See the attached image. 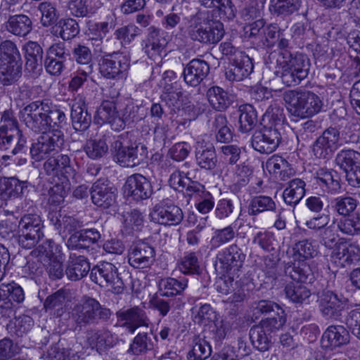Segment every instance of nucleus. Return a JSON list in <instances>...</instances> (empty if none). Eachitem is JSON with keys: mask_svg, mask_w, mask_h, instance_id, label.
Masks as SVG:
<instances>
[{"mask_svg": "<svg viewBox=\"0 0 360 360\" xmlns=\"http://www.w3.org/2000/svg\"><path fill=\"white\" fill-rule=\"evenodd\" d=\"M20 119L35 133L59 129L65 124V112L49 100L33 101L20 111Z\"/></svg>", "mask_w": 360, "mask_h": 360, "instance_id": "1", "label": "nucleus"}, {"mask_svg": "<svg viewBox=\"0 0 360 360\" xmlns=\"http://www.w3.org/2000/svg\"><path fill=\"white\" fill-rule=\"evenodd\" d=\"M111 310L95 298L84 297L69 312L68 326L74 331H80L89 326H96L110 320Z\"/></svg>", "mask_w": 360, "mask_h": 360, "instance_id": "2", "label": "nucleus"}, {"mask_svg": "<svg viewBox=\"0 0 360 360\" xmlns=\"http://www.w3.org/2000/svg\"><path fill=\"white\" fill-rule=\"evenodd\" d=\"M292 250L294 262L285 264V276L298 282L312 283L315 279V274L305 260L317 255L316 247L308 240H303L296 243Z\"/></svg>", "mask_w": 360, "mask_h": 360, "instance_id": "3", "label": "nucleus"}, {"mask_svg": "<svg viewBox=\"0 0 360 360\" xmlns=\"http://www.w3.org/2000/svg\"><path fill=\"white\" fill-rule=\"evenodd\" d=\"M111 151L116 162L124 167H134L146 161L148 148L141 143H131L128 133L118 136L112 143Z\"/></svg>", "mask_w": 360, "mask_h": 360, "instance_id": "4", "label": "nucleus"}, {"mask_svg": "<svg viewBox=\"0 0 360 360\" xmlns=\"http://www.w3.org/2000/svg\"><path fill=\"white\" fill-rule=\"evenodd\" d=\"M274 66L281 69L280 77L282 82L288 86H294L307 77L310 62L307 56L302 53H285L283 60L277 59L274 65H270L269 68Z\"/></svg>", "mask_w": 360, "mask_h": 360, "instance_id": "5", "label": "nucleus"}, {"mask_svg": "<svg viewBox=\"0 0 360 360\" xmlns=\"http://www.w3.org/2000/svg\"><path fill=\"white\" fill-rule=\"evenodd\" d=\"M22 58L15 43L5 40L0 44V82L11 85L22 74Z\"/></svg>", "mask_w": 360, "mask_h": 360, "instance_id": "6", "label": "nucleus"}, {"mask_svg": "<svg viewBox=\"0 0 360 360\" xmlns=\"http://www.w3.org/2000/svg\"><path fill=\"white\" fill-rule=\"evenodd\" d=\"M283 98L288 103L291 113L300 117H311L323 107L320 97L309 91H288L284 94Z\"/></svg>", "mask_w": 360, "mask_h": 360, "instance_id": "7", "label": "nucleus"}, {"mask_svg": "<svg viewBox=\"0 0 360 360\" xmlns=\"http://www.w3.org/2000/svg\"><path fill=\"white\" fill-rule=\"evenodd\" d=\"M189 38L200 44L210 45L218 43L223 37V25L219 22H211L199 16L193 17L187 28Z\"/></svg>", "mask_w": 360, "mask_h": 360, "instance_id": "8", "label": "nucleus"}, {"mask_svg": "<svg viewBox=\"0 0 360 360\" xmlns=\"http://www.w3.org/2000/svg\"><path fill=\"white\" fill-rule=\"evenodd\" d=\"M44 225L37 214H25L18 225V242L25 249H32L44 237Z\"/></svg>", "mask_w": 360, "mask_h": 360, "instance_id": "9", "label": "nucleus"}, {"mask_svg": "<svg viewBox=\"0 0 360 360\" xmlns=\"http://www.w3.org/2000/svg\"><path fill=\"white\" fill-rule=\"evenodd\" d=\"M90 277L93 282L114 294H120L124 289L121 274L112 263L100 262L91 269Z\"/></svg>", "mask_w": 360, "mask_h": 360, "instance_id": "10", "label": "nucleus"}, {"mask_svg": "<svg viewBox=\"0 0 360 360\" xmlns=\"http://www.w3.org/2000/svg\"><path fill=\"white\" fill-rule=\"evenodd\" d=\"M37 142L32 144L30 155L35 161H41L51 153H58L64 144V134L60 129L41 132Z\"/></svg>", "mask_w": 360, "mask_h": 360, "instance_id": "11", "label": "nucleus"}, {"mask_svg": "<svg viewBox=\"0 0 360 360\" xmlns=\"http://www.w3.org/2000/svg\"><path fill=\"white\" fill-rule=\"evenodd\" d=\"M317 302L319 311L323 318L338 321L342 316V313L348 309L349 301L342 295L328 290L318 295Z\"/></svg>", "mask_w": 360, "mask_h": 360, "instance_id": "12", "label": "nucleus"}, {"mask_svg": "<svg viewBox=\"0 0 360 360\" xmlns=\"http://www.w3.org/2000/svg\"><path fill=\"white\" fill-rule=\"evenodd\" d=\"M246 255L237 245L232 244L217 255L215 269L222 274L235 276L242 268Z\"/></svg>", "mask_w": 360, "mask_h": 360, "instance_id": "13", "label": "nucleus"}, {"mask_svg": "<svg viewBox=\"0 0 360 360\" xmlns=\"http://www.w3.org/2000/svg\"><path fill=\"white\" fill-rule=\"evenodd\" d=\"M129 67V56L120 51L105 54L99 61L100 72L107 79L124 78Z\"/></svg>", "mask_w": 360, "mask_h": 360, "instance_id": "14", "label": "nucleus"}, {"mask_svg": "<svg viewBox=\"0 0 360 360\" xmlns=\"http://www.w3.org/2000/svg\"><path fill=\"white\" fill-rule=\"evenodd\" d=\"M335 162L345 172L348 184L360 188V153L352 149L341 150Z\"/></svg>", "mask_w": 360, "mask_h": 360, "instance_id": "15", "label": "nucleus"}, {"mask_svg": "<svg viewBox=\"0 0 360 360\" xmlns=\"http://www.w3.org/2000/svg\"><path fill=\"white\" fill-rule=\"evenodd\" d=\"M340 132L335 127L325 129L312 145V153L319 159H330L338 149Z\"/></svg>", "mask_w": 360, "mask_h": 360, "instance_id": "16", "label": "nucleus"}, {"mask_svg": "<svg viewBox=\"0 0 360 360\" xmlns=\"http://www.w3.org/2000/svg\"><path fill=\"white\" fill-rule=\"evenodd\" d=\"M281 141V135L277 129L264 127L254 132L251 145L256 151L262 154H270L278 147Z\"/></svg>", "mask_w": 360, "mask_h": 360, "instance_id": "17", "label": "nucleus"}, {"mask_svg": "<svg viewBox=\"0 0 360 360\" xmlns=\"http://www.w3.org/2000/svg\"><path fill=\"white\" fill-rule=\"evenodd\" d=\"M127 257L129 265L133 268L148 269L155 261V251L148 243L139 240L130 246Z\"/></svg>", "mask_w": 360, "mask_h": 360, "instance_id": "18", "label": "nucleus"}, {"mask_svg": "<svg viewBox=\"0 0 360 360\" xmlns=\"http://www.w3.org/2000/svg\"><path fill=\"white\" fill-rule=\"evenodd\" d=\"M252 316L255 319H258L260 316H266L269 314H274L277 316L276 319L272 318H264L262 319L259 323H270L274 326L283 328L286 322V314L283 309L280 307L277 303L269 300H261L255 302L252 304Z\"/></svg>", "mask_w": 360, "mask_h": 360, "instance_id": "19", "label": "nucleus"}, {"mask_svg": "<svg viewBox=\"0 0 360 360\" xmlns=\"http://www.w3.org/2000/svg\"><path fill=\"white\" fill-rule=\"evenodd\" d=\"M92 202L102 209L112 207L116 202L117 188L107 179H98L90 189Z\"/></svg>", "mask_w": 360, "mask_h": 360, "instance_id": "20", "label": "nucleus"}, {"mask_svg": "<svg viewBox=\"0 0 360 360\" xmlns=\"http://www.w3.org/2000/svg\"><path fill=\"white\" fill-rule=\"evenodd\" d=\"M25 300V293L22 287L17 283H3L0 285V309L9 316L13 312L15 303L20 304Z\"/></svg>", "mask_w": 360, "mask_h": 360, "instance_id": "21", "label": "nucleus"}, {"mask_svg": "<svg viewBox=\"0 0 360 360\" xmlns=\"http://www.w3.org/2000/svg\"><path fill=\"white\" fill-rule=\"evenodd\" d=\"M124 191L128 196L136 201L146 200L153 193L149 179L139 173L134 174L127 178L124 184Z\"/></svg>", "mask_w": 360, "mask_h": 360, "instance_id": "22", "label": "nucleus"}, {"mask_svg": "<svg viewBox=\"0 0 360 360\" xmlns=\"http://www.w3.org/2000/svg\"><path fill=\"white\" fill-rule=\"evenodd\" d=\"M23 50L26 59L25 70L30 77L36 79L43 71V49L37 42L29 41L24 45Z\"/></svg>", "mask_w": 360, "mask_h": 360, "instance_id": "23", "label": "nucleus"}, {"mask_svg": "<svg viewBox=\"0 0 360 360\" xmlns=\"http://www.w3.org/2000/svg\"><path fill=\"white\" fill-rule=\"evenodd\" d=\"M152 220L164 226H176L184 219L182 210L174 204L156 205L150 213Z\"/></svg>", "mask_w": 360, "mask_h": 360, "instance_id": "24", "label": "nucleus"}, {"mask_svg": "<svg viewBox=\"0 0 360 360\" xmlns=\"http://www.w3.org/2000/svg\"><path fill=\"white\" fill-rule=\"evenodd\" d=\"M360 259V248L351 243H338L330 255V262L338 268H344Z\"/></svg>", "mask_w": 360, "mask_h": 360, "instance_id": "25", "label": "nucleus"}, {"mask_svg": "<svg viewBox=\"0 0 360 360\" xmlns=\"http://www.w3.org/2000/svg\"><path fill=\"white\" fill-rule=\"evenodd\" d=\"M167 37V33L160 29L153 26L148 29V37L143 50L150 58L155 60L165 52L168 42Z\"/></svg>", "mask_w": 360, "mask_h": 360, "instance_id": "26", "label": "nucleus"}, {"mask_svg": "<svg viewBox=\"0 0 360 360\" xmlns=\"http://www.w3.org/2000/svg\"><path fill=\"white\" fill-rule=\"evenodd\" d=\"M281 328L274 326L270 323H259L253 326L249 333L250 339L254 347L261 352L267 351L271 345V341L269 334L280 330Z\"/></svg>", "mask_w": 360, "mask_h": 360, "instance_id": "27", "label": "nucleus"}, {"mask_svg": "<svg viewBox=\"0 0 360 360\" xmlns=\"http://www.w3.org/2000/svg\"><path fill=\"white\" fill-rule=\"evenodd\" d=\"M195 162L198 167L205 170H212L217 165L215 148L212 143L204 139L197 141L195 146Z\"/></svg>", "mask_w": 360, "mask_h": 360, "instance_id": "28", "label": "nucleus"}, {"mask_svg": "<svg viewBox=\"0 0 360 360\" xmlns=\"http://www.w3.org/2000/svg\"><path fill=\"white\" fill-rule=\"evenodd\" d=\"M71 120L73 128L78 131H84L91 125V115L88 112L85 98L80 94L77 95L72 103Z\"/></svg>", "mask_w": 360, "mask_h": 360, "instance_id": "29", "label": "nucleus"}, {"mask_svg": "<svg viewBox=\"0 0 360 360\" xmlns=\"http://www.w3.org/2000/svg\"><path fill=\"white\" fill-rule=\"evenodd\" d=\"M237 58L231 62L226 72V77L229 81L240 82L247 78L253 71L252 59L245 53H238Z\"/></svg>", "mask_w": 360, "mask_h": 360, "instance_id": "30", "label": "nucleus"}, {"mask_svg": "<svg viewBox=\"0 0 360 360\" xmlns=\"http://www.w3.org/2000/svg\"><path fill=\"white\" fill-rule=\"evenodd\" d=\"M209 72L210 65L206 61L193 59L184 69V79L188 85L197 86L207 76Z\"/></svg>", "mask_w": 360, "mask_h": 360, "instance_id": "31", "label": "nucleus"}, {"mask_svg": "<svg viewBox=\"0 0 360 360\" xmlns=\"http://www.w3.org/2000/svg\"><path fill=\"white\" fill-rule=\"evenodd\" d=\"M101 238V234L96 229H81L70 235L66 245L71 250L85 249L98 243Z\"/></svg>", "mask_w": 360, "mask_h": 360, "instance_id": "32", "label": "nucleus"}, {"mask_svg": "<svg viewBox=\"0 0 360 360\" xmlns=\"http://www.w3.org/2000/svg\"><path fill=\"white\" fill-rule=\"evenodd\" d=\"M116 315L118 321H124L123 325L126 326L131 333H134L139 327H148L150 323L144 310L138 307L118 311Z\"/></svg>", "mask_w": 360, "mask_h": 360, "instance_id": "33", "label": "nucleus"}, {"mask_svg": "<svg viewBox=\"0 0 360 360\" xmlns=\"http://www.w3.org/2000/svg\"><path fill=\"white\" fill-rule=\"evenodd\" d=\"M349 342L348 330L341 325L329 326L323 332L321 343L326 348L333 349Z\"/></svg>", "mask_w": 360, "mask_h": 360, "instance_id": "34", "label": "nucleus"}, {"mask_svg": "<svg viewBox=\"0 0 360 360\" xmlns=\"http://www.w3.org/2000/svg\"><path fill=\"white\" fill-rule=\"evenodd\" d=\"M43 169L47 175L52 176H70L75 172L70 158L65 154L48 158L43 165Z\"/></svg>", "mask_w": 360, "mask_h": 360, "instance_id": "35", "label": "nucleus"}, {"mask_svg": "<svg viewBox=\"0 0 360 360\" xmlns=\"http://www.w3.org/2000/svg\"><path fill=\"white\" fill-rule=\"evenodd\" d=\"M90 271V264L86 257L70 253L67 262L65 274L71 281H79Z\"/></svg>", "mask_w": 360, "mask_h": 360, "instance_id": "36", "label": "nucleus"}, {"mask_svg": "<svg viewBox=\"0 0 360 360\" xmlns=\"http://www.w3.org/2000/svg\"><path fill=\"white\" fill-rule=\"evenodd\" d=\"M144 117L145 110L143 107L129 103L120 112V119L114 124L116 131L124 129L127 125L138 122Z\"/></svg>", "mask_w": 360, "mask_h": 360, "instance_id": "37", "label": "nucleus"}, {"mask_svg": "<svg viewBox=\"0 0 360 360\" xmlns=\"http://www.w3.org/2000/svg\"><path fill=\"white\" fill-rule=\"evenodd\" d=\"M8 20L5 22L6 30L18 37H25L32 30V21L26 15L18 14L8 15Z\"/></svg>", "mask_w": 360, "mask_h": 360, "instance_id": "38", "label": "nucleus"}, {"mask_svg": "<svg viewBox=\"0 0 360 360\" xmlns=\"http://www.w3.org/2000/svg\"><path fill=\"white\" fill-rule=\"evenodd\" d=\"M305 186L306 184L302 179L295 178L289 181L283 192L284 202L290 206L297 205L305 195Z\"/></svg>", "mask_w": 360, "mask_h": 360, "instance_id": "39", "label": "nucleus"}, {"mask_svg": "<svg viewBox=\"0 0 360 360\" xmlns=\"http://www.w3.org/2000/svg\"><path fill=\"white\" fill-rule=\"evenodd\" d=\"M118 119H120V112L117 110L116 104L110 101H103L98 108L94 116L96 124L108 123L115 131H116V127L114 124Z\"/></svg>", "mask_w": 360, "mask_h": 360, "instance_id": "40", "label": "nucleus"}, {"mask_svg": "<svg viewBox=\"0 0 360 360\" xmlns=\"http://www.w3.org/2000/svg\"><path fill=\"white\" fill-rule=\"evenodd\" d=\"M187 286L188 280L186 278L176 279L167 277L160 280L158 292L162 297H174L181 295Z\"/></svg>", "mask_w": 360, "mask_h": 360, "instance_id": "41", "label": "nucleus"}, {"mask_svg": "<svg viewBox=\"0 0 360 360\" xmlns=\"http://www.w3.org/2000/svg\"><path fill=\"white\" fill-rule=\"evenodd\" d=\"M157 342V336L152 331L150 333H140L134 338L129 352L134 355L146 353L154 349Z\"/></svg>", "mask_w": 360, "mask_h": 360, "instance_id": "42", "label": "nucleus"}, {"mask_svg": "<svg viewBox=\"0 0 360 360\" xmlns=\"http://www.w3.org/2000/svg\"><path fill=\"white\" fill-rule=\"evenodd\" d=\"M34 256L39 257L42 262L54 259L63 258L62 247L52 239H47L39 245L32 252Z\"/></svg>", "mask_w": 360, "mask_h": 360, "instance_id": "43", "label": "nucleus"}, {"mask_svg": "<svg viewBox=\"0 0 360 360\" xmlns=\"http://www.w3.org/2000/svg\"><path fill=\"white\" fill-rule=\"evenodd\" d=\"M54 35L60 37L63 40L75 38L79 33L78 22L73 18H62L52 27Z\"/></svg>", "mask_w": 360, "mask_h": 360, "instance_id": "44", "label": "nucleus"}, {"mask_svg": "<svg viewBox=\"0 0 360 360\" xmlns=\"http://www.w3.org/2000/svg\"><path fill=\"white\" fill-rule=\"evenodd\" d=\"M239 130L247 133L252 130L257 123V113L253 105L243 104L239 106Z\"/></svg>", "mask_w": 360, "mask_h": 360, "instance_id": "45", "label": "nucleus"}, {"mask_svg": "<svg viewBox=\"0 0 360 360\" xmlns=\"http://www.w3.org/2000/svg\"><path fill=\"white\" fill-rule=\"evenodd\" d=\"M86 339L90 347L96 348L99 352L112 347V337L108 330H89L86 333Z\"/></svg>", "mask_w": 360, "mask_h": 360, "instance_id": "46", "label": "nucleus"}, {"mask_svg": "<svg viewBox=\"0 0 360 360\" xmlns=\"http://www.w3.org/2000/svg\"><path fill=\"white\" fill-rule=\"evenodd\" d=\"M276 209L274 200L270 196L257 195L253 197L248 206V213L250 216L255 217L264 212H274Z\"/></svg>", "mask_w": 360, "mask_h": 360, "instance_id": "47", "label": "nucleus"}, {"mask_svg": "<svg viewBox=\"0 0 360 360\" xmlns=\"http://www.w3.org/2000/svg\"><path fill=\"white\" fill-rule=\"evenodd\" d=\"M207 96L210 104L217 111H224L232 102L229 94L219 86L210 87Z\"/></svg>", "mask_w": 360, "mask_h": 360, "instance_id": "48", "label": "nucleus"}, {"mask_svg": "<svg viewBox=\"0 0 360 360\" xmlns=\"http://www.w3.org/2000/svg\"><path fill=\"white\" fill-rule=\"evenodd\" d=\"M288 283L284 289L286 297L294 303H303L311 295V291L302 283L293 281Z\"/></svg>", "mask_w": 360, "mask_h": 360, "instance_id": "49", "label": "nucleus"}, {"mask_svg": "<svg viewBox=\"0 0 360 360\" xmlns=\"http://www.w3.org/2000/svg\"><path fill=\"white\" fill-rule=\"evenodd\" d=\"M191 347L187 355L188 360H205L211 354V346L205 338L194 336Z\"/></svg>", "mask_w": 360, "mask_h": 360, "instance_id": "50", "label": "nucleus"}, {"mask_svg": "<svg viewBox=\"0 0 360 360\" xmlns=\"http://www.w3.org/2000/svg\"><path fill=\"white\" fill-rule=\"evenodd\" d=\"M251 174L250 167L245 162L237 165L233 176V184L230 186L231 191L234 193H239L249 183Z\"/></svg>", "mask_w": 360, "mask_h": 360, "instance_id": "51", "label": "nucleus"}, {"mask_svg": "<svg viewBox=\"0 0 360 360\" xmlns=\"http://www.w3.org/2000/svg\"><path fill=\"white\" fill-rule=\"evenodd\" d=\"M337 228L345 235L353 236L360 234V212L340 219L337 222Z\"/></svg>", "mask_w": 360, "mask_h": 360, "instance_id": "52", "label": "nucleus"}, {"mask_svg": "<svg viewBox=\"0 0 360 360\" xmlns=\"http://www.w3.org/2000/svg\"><path fill=\"white\" fill-rule=\"evenodd\" d=\"M83 149L89 158L98 160L107 154L108 146L103 139H90L86 141Z\"/></svg>", "mask_w": 360, "mask_h": 360, "instance_id": "53", "label": "nucleus"}, {"mask_svg": "<svg viewBox=\"0 0 360 360\" xmlns=\"http://www.w3.org/2000/svg\"><path fill=\"white\" fill-rule=\"evenodd\" d=\"M301 0H270L269 11L276 15H289L300 7Z\"/></svg>", "mask_w": 360, "mask_h": 360, "instance_id": "54", "label": "nucleus"}, {"mask_svg": "<svg viewBox=\"0 0 360 360\" xmlns=\"http://www.w3.org/2000/svg\"><path fill=\"white\" fill-rule=\"evenodd\" d=\"M358 205L356 198L349 196H339L332 201V207L334 210L340 216L347 217L353 212Z\"/></svg>", "mask_w": 360, "mask_h": 360, "instance_id": "55", "label": "nucleus"}, {"mask_svg": "<svg viewBox=\"0 0 360 360\" xmlns=\"http://www.w3.org/2000/svg\"><path fill=\"white\" fill-rule=\"evenodd\" d=\"M66 292L63 289H60L56 292L49 295L44 303V307L46 311H52L56 310L55 314L60 316L63 313V306L66 300Z\"/></svg>", "mask_w": 360, "mask_h": 360, "instance_id": "56", "label": "nucleus"}, {"mask_svg": "<svg viewBox=\"0 0 360 360\" xmlns=\"http://www.w3.org/2000/svg\"><path fill=\"white\" fill-rule=\"evenodd\" d=\"M178 268L181 273L186 275H198L201 271L195 252L186 254L178 263Z\"/></svg>", "mask_w": 360, "mask_h": 360, "instance_id": "57", "label": "nucleus"}, {"mask_svg": "<svg viewBox=\"0 0 360 360\" xmlns=\"http://www.w3.org/2000/svg\"><path fill=\"white\" fill-rule=\"evenodd\" d=\"M277 47L280 50L279 52L273 51L269 53L267 58H266V63L271 65H274V61L283 60L284 53H288V54H294L290 51L292 48L291 44L289 39L286 37L285 30H283L281 32L279 39H278L276 44Z\"/></svg>", "mask_w": 360, "mask_h": 360, "instance_id": "58", "label": "nucleus"}, {"mask_svg": "<svg viewBox=\"0 0 360 360\" xmlns=\"http://www.w3.org/2000/svg\"><path fill=\"white\" fill-rule=\"evenodd\" d=\"M39 10L41 13V22L44 27H49L57 22L59 13L56 5L49 1L39 4Z\"/></svg>", "mask_w": 360, "mask_h": 360, "instance_id": "59", "label": "nucleus"}, {"mask_svg": "<svg viewBox=\"0 0 360 360\" xmlns=\"http://www.w3.org/2000/svg\"><path fill=\"white\" fill-rule=\"evenodd\" d=\"M67 8L70 15L76 18H84L94 13L89 0H68Z\"/></svg>", "mask_w": 360, "mask_h": 360, "instance_id": "60", "label": "nucleus"}, {"mask_svg": "<svg viewBox=\"0 0 360 360\" xmlns=\"http://www.w3.org/2000/svg\"><path fill=\"white\" fill-rule=\"evenodd\" d=\"M315 179L319 184L324 185L332 190L340 187L337 172L326 168H319L315 173Z\"/></svg>", "mask_w": 360, "mask_h": 360, "instance_id": "61", "label": "nucleus"}, {"mask_svg": "<svg viewBox=\"0 0 360 360\" xmlns=\"http://www.w3.org/2000/svg\"><path fill=\"white\" fill-rule=\"evenodd\" d=\"M236 236L234 227L229 225L220 229H216L211 239V245L212 248H217L224 244L231 241Z\"/></svg>", "mask_w": 360, "mask_h": 360, "instance_id": "62", "label": "nucleus"}, {"mask_svg": "<svg viewBox=\"0 0 360 360\" xmlns=\"http://www.w3.org/2000/svg\"><path fill=\"white\" fill-rule=\"evenodd\" d=\"M283 30H281L276 24H270L263 28L261 41L264 46L268 48L274 47Z\"/></svg>", "mask_w": 360, "mask_h": 360, "instance_id": "63", "label": "nucleus"}, {"mask_svg": "<svg viewBox=\"0 0 360 360\" xmlns=\"http://www.w3.org/2000/svg\"><path fill=\"white\" fill-rule=\"evenodd\" d=\"M6 192L13 197H18L25 193L28 187L27 181H20L18 178L13 176L4 179Z\"/></svg>", "mask_w": 360, "mask_h": 360, "instance_id": "64", "label": "nucleus"}]
</instances>
